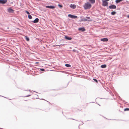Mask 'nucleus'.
Here are the masks:
<instances>
[{
  "mask_svg": "<svg viewBox=\"0 0 129 129\" xmlns=\"http://www.w3.org/2000/svg\"><path fill=\"white\" fill-rule=\"evenodd\" d=\"M65 66L68 67H71V65L69 64H65Z\"/></svg>",
  "mask_w": 129,
  "mask_h": 129,
  "instance_id": "18",
  "label": "nucleus"
},
{
  "mask_svg": "<svg viewBox=\"0 0 129 129\" xmlns=\"http://www.w3.org/2000/svg\"><path fill=\"white\" fill-rule=\"evenodd\" d=\"M30 96V95H28L26 96V97H28V96Z\"/></svg>",
  "mask_w": 129,
  "mask_h": 129,
  "instance_id": "29",
  "label": "nucleus"
},
{
  "mask_svg": "<svg viewBox=\"0 0 129 129\" xmlns=\"http://www.w3.org/2000/svg\"><path fill=\"white\" fill-rule=\"evenodd\" d=\"M61 45H57V46H60Z\"/></svg>",
  "mask_w": 129,
  "mask_h": 129,
  "instance_id": "30",
  "label": "nucleus"
},
{
  "mask_svg": "<svg viewBox=\"0 0 129 129\" xmlns=\"http://www.w3.org/2000/svg\"><path fill=\"white\" fill-rule=\"evenodd\" d=\"M123 0H116L115 1V2L116 4H117Z\"/></svg>",
  "mask_w": 129,
  "mask_h": 129,
  "instance_id": "14",
  "label": "nucleus"
},
{
  "mask_svg": "<svg viewBox=\"0 0 129 129\" xmlns=\"http://www.w3.org/2000/svg\"><path fill=\"white\" fill-rule=\"evenodd\" d=\"M73 51L74 52H78V51H76V50L75 49H74L73 50Z\"/></svg>",
  "mask_w": 129,
  "mask_h": 129,
  "instance_id": "26",
  "label": "nucleus"
},
{
  "mask_svg": "<svg viewBox=\"0 0 129 129\" xmlns=\"http://www.w3.org/2000/svg\"><path fill=\"white\" fill-rule=\"evenodd\" d=\"M25 12L27 14H28L29 15L30 14V13H29V12L27 11H25Z\"/></svg>",
  "mask_w": 129,
  "mask_h": 129,
  "instance_id": "23",
  "label": "nucleus"
},
{
  "mask_svg": "<svg viewBox=\"0 0 129 129\" xmlns=\"http://www.w3.org/2000/svg\"><path fill=\"white\" fill-rule=\"evenodd\" d=\"M40 70H41L42 71H45V70L44 69H40Z\"/></svg>",
  "mask_w": 129,
  "mask_h": 129,
  "instance_id": "22",
  "label": "nucleus"
},
{
  "mask_svg": "<svg viewBox=\"0 0 129 129\" xmlns=\"http://www.w3.org/2000/svg\"><path fill=\"white\" fill-rule=\"evenodd\" d=\"M1 129H3V128H1Z\"/></svg>",
  "mask_w": 129,
  "mask_h": 129,
  "instance_id": "31",
  "label": "nucleus"
},
{
  "mask_svg": "<svg viewBox=\"0 0 129 129\" xmlns=\"http://www.w3.org/2000/svg\"><path fill=\"white\" fill-rule=\"evenodd\" d=\"M91 6V5L90 3H85L83 7L84 9H90Z\"/></svg>",
  "mask_w": 129,
  "mask_h": 129,
  "instance_id": "1",
  "label": "nucleus"
},
{
  "mask_svg": "<svg viewBox=\"0 0 129 129\" xmlns=\"http://www.w3.org/2000/svg\"><path fill=\"white\" fill-rule=\"evenodd\" d=\"M81 21H89V20H88L87 19H86L85 18H84L83 19H81Z\"/></svg>",
  "mask_w": 129,
  "mask_h": 129,
  "instance_id": "16",
  "label": "nucleus"
},
{
  "mask_svg": "<svg viewBox=\"0 0 129 129\" xmlns=\"http://www.w3.org/2000/svg\"><path fill=\"white\" fill-rule=\"evenodd\" d=\"M102 2H103L102 5L104 6H108V2H107L102 0Z\"/></svg>",
  "mask_w": 129,
  "mask_h": 129,
  "instance_id": "2",
  "label": "nucleus"
},
{
  "mask_svg": "<svg viewBox=\"0 0 129 129\" xmlns=\"http://www.w3.org/2000/svg\"><path fill=\"white\" fill-rule=\"evenodd\" d=\"M7 0H0V3L2 4H4L7 3Z\"/></svg>",
  "mask_w": 129,
  "mask_h": 129,
  "instance_id": "5",
  "label": "nucleus"
},
{
  "mask_svg": "<svg viewBox=\"0 0 129 129\" xmlns=\"http://www.w3.org/2000/svg\"><path fill=\"white\" fill-rule=\"evenodd\" d=\"M8 11L9 13H12L13 12L14 10L12 9L9 8L8 9Z\"/></svg>",
  "mask_w": 129,
  "mask_h": 129,
  "instance_id": "8",
  "label": "nucleus"
},
{
  "mask_svg": "<svg viewBox=\"0 0 129 129\" xmlns=\"http://www.w3.org/2000/svg\"><path fill=\"white\" fill-rule=\"evenodd\" d=\"M65 39L68 40H70L72 39V38L71 37H69L67 36H65Z\"/></svg>",
  "mask_w": 129,
  "mask_h": 129,
  "instance_id": "11",
  "label": "nucleus"
},
{
  "mask_svg": "<svg viewBox=\"0 0 129 129\" xmlns=\"http://www.w3.org/2000/svg\"><path fill=\"white\" fill-rule=\"evenodd\" d=\"M70 7L71 8L74 9L76 8V6L74 4H71L70 5Z\"/></svg>",
  "mask_w": 129,
  "mask_h": 129,
  "instance_id": "7",
  "label": "nucleus"
},
{
  "mask_svg": "<svg viewBox=\"0 0 129 129\" xmlns=\"http://www.w3.org/2000/svg\"><path fill=\"white\" fill-rule=\"evenodd\" d=\"M127 17L129 18V15L127 16Z\"/></svg>",
  "mask_w": 129,
  "mask_h": 129,
  "instance_id": "28",
  "label": "nucleus"
},
{
  "mask_svg": "<svg viewBox=\"0 0 129 129\" xmlns=\"http://www.w3.org/2000/svg\"><path fill=\"white\" fill-rule=\"evenodd\" d=\"M107 66L106 64H103L101 66V67L102 68H105Z\"/></svg>",
  "mask_w": 129,
  "mask_h": 129,
  "instance_id": "13",
  "label": "nucleus"
},
{
  "mask_svg": "<svg viewBox=\"0 0 129 129\" xmlns=\"http://www.w3.org/2000/svg\"><path fill=\"white\" fill-rule=\"evenodd\" d=\"M39 19L38 18H36L34 21L32 22L34 23H36L38 22L39 21Z\"/></svg>",
  "mask_w": 129,
  "mask_h": 129,
  "instance_id": "9",
  "label": "nucleus"
},
{
  "mask_svg": "<svg viewBox=\"0 0 129 129\" xmlns=\"http://www.w3.org/2000/svg\"><path fill=\"white\" fill-rule=\"evenodd\" d=\"M89 1L92 4H94L95 3V0H89Z\"/></svg>",
  "mask_w": 129,
  "mask_h": 129,
  "instance_id": "15",
  "label": "nucleus"
},
{
  "mask_svg": "<svg viewBox=\"0 0 129 129\" xmlns=\"http://www.w3.org/2000/svg\"><path fill=\"white\" fill-rule=\"evenodd\" d=\"M58 6H59V7H60V8H62V5H59V4H58Z\"/></svg>",
  "mask_w": 129,
  "mask_h": 129,
  "instance_id": "25",
  "label": "nucleus"
},
{
  "mask_svg": "<svg viewBox=\"0 0 129 129\" xmlns=\"http://www.w3.org/2000/svg\"><path fill=\"white\" fill-rule=\"evenodd\" d=\"M78 30L82 31H84L85 30V29L84 27L79 28H78Z\"/></svg>",
  "mask_w": 129,
  "mask_h": 129,
  "instance_id": "12",
  "label": "nucleus"
},
{
  "mask_svg": "<svg viewBox=\"0 0 129 129\" xmlns=\"http://www.w3.org/2000/svg\"><path fill=\"white\" fill-rule=\"evenodd\" d=\"M28 18L29 19H31L32 18V16L30 15H28Z\"/></svg>",
  "mask_w": 129,
  "mask_h": 129,
  "instance_id": "20",
  "label": "nucleus"
},
{
  "mask_svg": "<svg viewBox=\"0 0 129 129\" xmlns=\"http://www.w3.org/2000/svg\"><path fill=\"white\" fill-rule=\"evenodd\" d=\"M129 109L128 108H126L124 110V111H129Z\"/></svg>",
  "mask_w": 129,
  "mask_h": 129,
  "instance_id": "21",
  "label": "nucleus"
},
{
  "mask_svg": "<svg viewBox=\"0 0 129 129\" xmlns=\"http://www.w3.org/2000/svg\"><path fill=\"white\" fill-rule=\"evenodd\" d=\"M93 80L95 81L97 83L98 82V80L95 79H93Z\"/></svg>",
  "mask_w": 129,
  "mask_h": 129,
  "instance_id": "24",
  "label": "nucleus"
},
{
  "mask_svg": "<svg viewBox=\"0 0 129 129\" xmlns=\"http://www.w3.org/2000/svg\"><path fill=\"white\" fill-rule=\"evenodd\" d=\"M116 13V12L115 11H113L111 12V14L112 15H114Z\"/></svg>",
  "mask_w": 129,
  "mask_h": 129,
  "instance_id": "17",
  "label": "nucleus"
},
{
  "mask_svg": "<svg viewBox=\"0 0 129 129\" xmlns=\"http://www.w3.org/2000/svg\"><path fill=\"white\" fill-rule=\"evenodd\" d=\"M86 18L88 19H90V17H86Z\"/></svg>",
  "mask_w": 129,
  "mask_h": 129,
  "instance_id": "27",
  "label": "nucleus"
},
{
  "mask_svg": "<svg viewBox=\"0 0 129 129\" xmlns=\"http://www.w3.org/2000/svg\"><path fill=\"white\" fill-rule=\"evenodd\" d=\"M68 16L70 18L73 19L76 18L77 17V16L72 15L71 14H69L68 15Z\"/></svg>",
  "mask_w": 129,
  "mask_h": 129,
  "instance_id": "3",
  "label": "nucleus"
},
{
  "mask_svg": "<svg viewBox=\"0 0 129 129\" xmlns=\"http://www.w3.org/2000/svg\"><path fill=\"white\" fill-rule=\"evenodd\" d=\"M108 39L107 38H104L103 39H101V41L103 42H106L108 41Z\"/></svg>",
  "mask_w": 129,
  "mask_h": 129,
  "instance_id": "6",
  "label": "nucleus"
},
{
  "mask_svg": "<svg viewBox=\"0 0 129 129\" xmlns=\"http://www.w3.org/2000/svg\"><path fill=\"white\" fill-rule=\"evenodd\" d=\"M46 7L48 8H49L51 9H53L55 7L53 6H46Z\"/></svg>",
  "mask_w": 129,
  "mask_h": 129,
  "instance_id": "10",
  "label": "nucleus"
},
{
  "mask_svg": "<svg viewBox=\"0 0 129 129\" xmlns=\"http://www.w3.org/2000/svg\"><path fill=\"white\" fill-rule=\"evenodd\" d=\"M25 39L26 40L28 41H29V38L27 37V36H25Z\"/></svg>",
  "mask_w": 129,
  "mask_h": 129,
  "instance_id": "19",
  "label": "nucleus"
},
{
  "mask_svg": "<svg viewBox=\"0 0 129 129\" xmlns=\"http://www.w3.org/2000/svg\"><path fill=\"white\" fill-rule=\"evenodd\" d=\"M109 7L110 9H115L116 8V6L114 5H112L109 6Z\"/></svg>",
  "mask_w": 129,
  "mask_h": 129,
  "instance_id": "4",
  "label": "nucleus"
}]
</instances>
